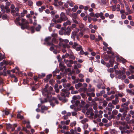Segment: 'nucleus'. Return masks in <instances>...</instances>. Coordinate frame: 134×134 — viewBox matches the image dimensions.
I'll list each match as a JSON object with an SVG mask.
<instances>
[{"mask_svg":"<svg viewBox=\"0 0 134 134\" xmlns=\"http://www.w3.org/2000/svg\"><path fill=\"white\" fill-rule=\"evenodd\" d=\"M52 90V87L48 86L47 85H46L42 91L43 95L48 97V94L51 93Z\"/></svg>","mask_w":134,"mask_h":134,"instance_id":"1","label":"nucleus"},{"mask_svg":"<svg viewBox=\"0 0 134 134\" xmlns=\"http://www.w3.org/2000/svg\"><path fill=\"white\" fill-rule=\"evenodd\" d=\"M21 23H20L21 24L19 26H21V29H28L29 26L28 24L29 22L26 21V20L24 18H22L21 20Z\"/></svg>","mask_w":134,"mask_h":134,"instance_id":"2","label":"nucleus"},{"mask_svg":"<svg viewBox=\"0 0 134 134\" xmlns=\"http://www.w3.org/2000/svg\"><path fill=\"white\" fill-rule=\"evenodd\" d=\"M94 115L93 110L92 108H89L85 114L86 116L89 118L90 119H92Z\"/></svg>","mask_w":134,"mask_h":134,"instance_id":"3","label":"nucleus"},{"mask_svg":"<svg viewBox=\"0 0 134 134\" xmlns=\"http://www.w3.org/2000/svg\"><path fill=\"white\" fill-rule=\"evenodd\" d=\"M95 16L97 18H98L100 17V18L102 19H105V17L103 16V14L102 12H100V13H97L95 15Z\"/></svg>","mask_w":134,"mask_h":134,"instance_id":"4","label":"nucleus"},{"mask_svg":"<svg viewBox=\"0 0 134 134\" xmlns=\"http://www.w3.org/2000/svg\"><path fill=\"white\" fill-rule=\"evenodd\" d=\"M68 19V18L65 15L62 18H61L60 19L58 20L57 21H54L56 23H61L63 21H65Z\"/></svg>","mask_w":134,"mask_h":134,"instance_id":"5","label":"nucleus"},{"mask_svg":"<svg viewBox=\"0 0 134 134\" xmlns=\"http://www.w3.org/2000/svg\"><path fill=\"white\" fill-rule=\"evenodd\" d=\"M80 96H74L72 97L73 99L71 101V102L72 103H73L74 102H75V101L77 99H81Z\"/></svg>","mask_w":134,"mask_h":134,"instance_id":"6","label":"nucleus"},{"mask_svg":"<svg viewBox=\"0 0 134 134\" xmlns=\"http://www.w3.org/2000/svg\"><path fill=\"white\" fill-rule=\"evenodd\" d=\"M124 74L121 73L120 74H119L118 76V78L119 79H121L123 80H124L126 77L125 75H124Z\"/></svg>","mask_w":134,"mask_h":134,"instance_id":"7","label":"nucleus"},{"mask_svg":"<svg viewBox=\"0 0 134 134\" xmlns=\"http://www.w3.org/2000/svg\"><path fill=\"white\" fill-rule=\"evenodd\" d=\"M84 75L82 74H80L79 75V76L81 79H79V81L80 82H83L84 81V79H83L84 77Z\"/></svg>","mask_w":134,"mask_h":134,"instance_id":"8","label":"nucleus"},{"mask_svg":"<svg viewBox=\"0 0 134 134\" xmlns=\"http://www.w3.org/2000/svg\"><path fill=\"white\" fill-rule=\"evenodd\" d=\"M20 20V18L19 17H17L14 20L15 23L17 25H19L21 24L19 22Z\"/></svg>","mask_w":134,"mask_h":134,"instance_id":"9","label":"nucleus"},{"mask_svg":"<svg viewBox=\"0 0 134 134\" xmlns=\"http://www.w3.org/2000/svg\"><path fill=\"white\" fill-rule=\"evenodd\" d=\"M67 29V31L64 32V34L65 35H69L70 34V32L71 31V30L69 27H68Z\"/></svg>","mask_w":134,"mask_h":134,"instance_id":"10","label":"nucleus"},{"mask_svg":"<svg viewBox=\"0 0 134 134\" xmlns=\"http://www.w3.org/2000/svg\"><path fill=\"white\" fill-rule=\"evenodd\" d=\"M115 72L117 74L119 75V74H120L121 73L125 74V71L124 69L122 71L120 70L118 71L116 70L115 71Z\"/></svg>","mask_w":134,"mask_h":134,"instance_id":"11","label":"nucleus"},{"mask_svg":"<svg viewBox=\"0 0 134 134\" xmlns=\"http://www.w3.org/2000/svg\"><path fill=\"white\" fill-rule=\"evenodd\" d=\"M66 115H65L63 116L64 119L66 120L68 118V117L71 116V113L70 112H68L66 113Z\"/></svg>","mask_w":134,"mask_h":134,"instance_id":"12","label":"nucleus"},{"mask_svg":"<svg viewBox=\"0 0 134 134\" xmlns=\"http://www.w3.org/2000/svg\"><path fill=\"white\" fill-rule=\"evenodd\" d=\"M95 114L94 117V119H96L98 117L99 118H101L102 117V115H98L97 114L98 113V112L97 111H95Z\"/></svg>","mask_w":134,"mask_h":134,"instance_id":"13","label":"nucleus"},{"mask_svg":"<svg viewBox=\"0 0 134 134\" xmlns=\"http://www.w3.org/2000/svg\"><path fill=\"white\" fill-rule=\"evenodd\" d=\"M59 127L60 129L62 128L63 130H68V126H67L65 125H59Z\"/></svg>","mask_w":134,"mask_h":134,"instance_id":"14","label":"nucleus"},{"mask_svg":"<svg viewBox=\"0 0 134 134\" xmlns=\"http://www.w3.org/2000/svg\"><path fill=\"white\" fill-rule=\"evenodd\" d=\"M119 102V100L118 98H116L115 99L112 101V104L114 105H116Z\"/></svg>","mask_w":134,"mask_h":134,"instance_id":"15","label":"nucleus"},{"mask_svg":"<svg viewBox=\"0 0 134 134\" xmlns=\"http://www.w3.org/2000/svg\"><path fill=\"white\" fill-rule=\"evenodd\" d=\"M61 91L65 93L66 94V97H68L70 93L66 89H63Z\"/></svg>","mask_w":134,"mask_h":134,"instance_id":"16","label":"nucleus"},{"mask_svg":"<svg viewBox=\"0 0 134 134\" xmlns=\"http://www.w3.org/2000/svg\"><path fill=\"white\" fill-rule=\"evenodd\" d=\"M27 11L26 10H23V12L21 13V17H24L25 14H27Z\"/></svg>","mask_w":134,"mask_h":134,"instance_id":"17","label":"nucleus"},{"mask_svg":"<svg viewBox=\"0 0 134 134\" xmlns=\"http://www.w3.org/2000/svg\"><path fill=\"white\" fill-rule=\"evenodd\" d=\"M125 5L127 11L129 13V14H131L132 13L131 11L130 10L129 7L126 3H125Z\"/></svg>","mask_w":134,"mask_h":134,"instance_id":"18","label":"nucleus"},{"mask_svg":"<svg viewBox=\"0 0 134 134\" xmlns=\"http://www.w3.org/2000/svg\"><path fill=\"white\" fill-rule=\"evenodd\" d=\"M82 84L80 83H78L77 84L75 85V86L76 89H78L79 88L82 86Z\"/></svg>","mask_w":134,"mask_h":134,"instance_id":"19","label":"nucleus"},{"mask_svg":"<svg viewBox=\"0 0 134 134\" xmlns=\"http://www.w3.org/2000/svg\"><path fill=\"white\" fill-rule=\"evenodd\" d=\"M8 64V62L4 60H3L2 62H1L0 63V66H3L4 64L7 65Z\"/></svg>","mask_w":134,"mask_h":134,"instance_id":"20","label":"nucleus"},{"mask_svg":"<svg viewBox=\"0 0 134 134\" xmlns=\"http://www.w3.org/2000/svg\"><path fill=\"white\" fill-rule=\"evenodd\" d=\"M71 23L69 20H67L66 22L64 23L63 25L64 26H66L67 25H70L71 24Z\"/></svg>","mask_w":134,"mask_h":134,"instance_id":"21","label":"nucleus"},{"mask_svg":"<svg viewBox=\"0 0 134 134\" xmlns=\"http://www.w3.org/2000/svg\"><path fill=\"white\" fill-rule=\"evenodd\" d=\"M88 120L87 118H85L81 121V122L82 124H84L88 122Z\"/></svg>","mask_w":134,"mask_h":134,"instance_id":"22","label":"nucleus"},{"mask_svg":"<svg viewBox=\"0 0 134 134\" xmlns=\"http://www.w3.org/2000/svg\"><path fill=\"white\" fill-rule=\"evenodd\" d=\"M127 92L130 93L131 95H133L134 94V92L131 90H127Z\"/></svg>","mask_w":134,"mask_h":134,"instance_id":"23","label":"nucleus"},{"mask_svg":"<svg viewBox=\"0 0 134 134\" xmlns=\"http://www.w3.org/2000/svg\"><path fill=\"white\" fill-rule=\"evenodd\" d=\"M118 113V111L116 110H114L112 111V115L114 116L117 114Z\"/></svg>","mask_w":134,"mask_h":134,"instance_id":"24","label":"nucleus"},{"mask_svg":"<svg viewBox=\"0 0 134 134\" xmlns=\"http://www.w3.org/2000/svg\"><path fill=\"white\" fill-rule=\"evenodd\" d=\"M5 58V57L4 55H2L1 53H0V62Z\"/></svg>","mask_w":134,"mask_h":134,"instance_id":"25","label":"nucleus"},{"mask_svg":"<svg viewBox=\"0 0 134 134\" xmlns=\"http://www.w3.org/2000/svg\"><path fill=\"white\" fill-rule=\"evenodd\" d=\"M118 96L119 97H122L124 96L125 94L122 92H119L118 93Z\"/></svg>","mask_w":134,"mask_h":134,"instance_id":"26","label":"nucleus"},{"mask_svg":"<svg viewBox=\"0 0 134 134\" xmlns=\"http://www.w3.org/2000/svg\"><path fill=\"white\" fill-rule=\"evenodd\" d=\"M98 38L96 39V41H98L100 40H102V38L100 35H98Z\"/></svg>","mask_w":134,"mask_h":134,"instance_id":"27","label":"nucleus"},{"mask_svg":"<svg viewBox=\"0 0 134 134\" xmlns=\"http://www.w3.org/2000/svg\"><path fill=\"white\" fill-rule=\"evenodd\" d=\"M90 38L91 40H94L95 39V36L94 35L91 34L90 35Z\"/></svg>","mask_w":134,"mask_h":134,"instance_id":"28","label":"nucleus"},{"mask_svg":"<svg viewBox=\"0 0 134 134\" xmlns=\"http://www.w3.org/2000/svg\"><path fill=\"white\" fill-rule=\"evenodd\" d=\"M41 109L42 110H46L48 109L47 107L44 105H42L41 107Z\"/></svg>","mask_w":134,"mask_h":134,"instance_id":"29","label":"nucleus"},{"mask_svg":"<svg viewBox=\"0 0 134 134\" xmlns=\"http://www.w3.org/2000/svg\"><path fill=\"white\" fill-rule=\"evenodd\" d=\"M130 102L129 101H127V102H125L123 104H122L121 105V106H128L129 105V103H130Z\"/></svg>","mask_w":134,"mask_h":134,"instance_id":"30","label":"nucleus"},{"mask_svg":"<svg viewBox=\"0 0 134 134\" xmlns=\"http://www.w3.org/2000/svg\"><path fill=\"white\" fill-rule=\"evenodd\" d=\"M93 108L94 109L96 110L97 108V104L93 102Z\"/></svg>","mask_w":134,"mask_h":134,"instance_id":"31","label":"nucleus"},{"mask_svg":"<svg viewBox=\"0 0 134 134\" xmlns=\"http://www.w3.org/2000/svg\"><path fill=\"white\" fill-rule=\"evenodd\" d=\"M115 118V116L114 115H112V114L111 115L108 116L107 119L108 120H110L112 118Z\"/></svg>","mask_w":134,"mask_h":134,"instance_id":"32","label":"nucleus"},{"mask_svg":"<svg viewBox=\"0 0 134 134\" xmlns=\"http://www.w3.org/2000/svg\"><path fill=\"white\" fill-rule=\"evenodd\" d=\"M36 5L38 6H40L42 4V3L41 1H39L36 2Z\"/></svg>","mask_w":134,"mask_h":134,"instance_id":"33","label":"nucleus"},{"mask_svg":"<svg viewBox=\"0 0 134 134\" xmlns=\"http://www.w3.org/2000/svg\"><path fill=\"white\" fill-rule=\"evenodd\" d=\"M109 63H110L111 65V67H112L113 65V64L114 63V59H111L109 61Z\"/></svg>","mask_w":134,"mask_h":134,"instance_id":"34","label":"nucleus"},{"mask_svg":"<svg viewBox=\"0 0 134 134\" xmlns=\"http://www.w3.org/2000/svg\"><path fill=\"white\" fill-rule=\"evenodd\" d=\"M18 118L20 119H23V117L20 114H18L17 115Z\"/></svg>","mask_w":134,"mask_h":134,"instance_id":"35","label":"nucleus"},{"mask_svg":"<svg viewBox=\"0 0 134 134\" xmlns=\"http://www.w3.org/2000/svg\"><path fill=\"white\" fill-rule=\"evenodd\" d=\"M78 7L77 6H75L74 7V8L72 9V10L74 12H75L77 9H78Z\"/></svg>","mask_w":134,"mask_h":134,"instance_id":"36","label":"nucleus"},{"mask_svg":"<svg viewBox=\"0 0 134 134\" xmlns=\"http://www.w3.org/2000/svg\"><path fill=\"white\" fill-rule=\"evenodd\" d=\"M83 127L84 129H86L88 127V125L87 124H85L83 126Z\"/></svg>","mask_w":134,"mask_h":134,"instance_id":"37","label":"nucleus"},{"mask_svg":"<svg viewBox=\"0 0 134 134\" xmlns=\"http://www.w3.org/2000/svg\"><path fill=\"white\" fill-rule=\"evenodd\" d=\"M108 107H111L113 108H114V107L113 105L111 103H109L108 105Z\"/></svg>","mask_w":134,"mask_h":134,"instance_id":"38","label":"nucleus"},{"mask_svg":"<svg viewBox=\"0 0 134 134\" xmlns=\"http://www.w3.org/2000/svg\"><path fill=\"white\" fill-rule=\"evenodd\" d=\"M74 103H75V106H77L80 103V102L79 100H77L76 101H75V102H74Z\"/></svg>","mask_w":134,"mask_h":134,"instance_id":"39","label":"nucleus"},{"mask_svg":"<svg viewBox=\"0 0 134 134\" xmlns=\"http://www.w3.org/2000/svg\"><path fill=\"white\" fill-rule=\"evenodd\" d=\"M82 48V47L81 46H79L76 47V50L77 51H79L81 50Z\"/></svg>","mask_w":134,"mask_h":134,"instance_id":"40","label":"nucleus"},{"mask_svg":"<svg viewBox=\"0 0 134 134\" xmlns=\"http://www.w3.org/2000/svg\"><path fill=\"white\" fill-rule=\"evenodd\" d=\"M76 124V121H74L72 122L70 124V126L71 127H73L74 126H75Z\"/></svg>","mask_w":134,"mask_h":134,"instance_id":"41","label":"nucleus"},{"mask_svg":"<svg viewBox=\"0 0 134 134\" xmlns=\"http://www.w3.org/2000/svg\"><path fill=\"white\" fill-rule=\"evenodd\" d=\"M102 122L104 123H107L108 122V120L105 118H103L102 119Z\"/></svg>","mask_w":134,"mask_h":134,"instance_id":"42","label":"nucleus"},{"mask_svg":"<svg viewBox=\"0 0 134 134\" xmlns=\"http://www.w3.org/2000/svg\"><path fill=\"white\" fill-rule=\"evenodd\" d=\"M27 125H26V127L28 128H30L31 127L30 125V122L28 121L27 122Z\"/></svg>","mask_w":134,"mask_h":134,"instance_id":"43","label":"nucleus"},{"mask_svg":"<svg viewBox=\"0 0 134 134\" xmlns=\"http://www.w3.org/2000/svg\"><path fill=\"white\" fill-rule=\"evenodd\" d=\"M6 127L7 129H9L11 127V125L10 124H7Z\"/></svg>","mask_w":134,"mask_h":134,"instance_id":"44","label":"nucleus"},{"mask_svg":"<svg viewBox=\"0 0 134 134\" xmlns=\"http://www.w3.org/2000/svg\"><path fill=\"white\" fill-rule=\"evenodd\" d=\"M51 46L50 47V50L52 51L54 49L55 46L52 43L51 44Z\"/></svg>","mask_w":134,"mask_h":134,"instance_id":"45","label":"nucleus"},{"mask_svg":"<svg viewBox=\"0 0 134 134\" xmlns=\"http://www.w3.org/2000/svg\"><path fill=\"white\" fill-rule=\"evenodd\" d=\"M119 89L120 90H122L124 87V85H120L119 86Z\"/></svg>","mask_w":134,"mask_h":134,"instance_id":"46","label":"nucleus"},{"mask_svg":"<svg viewBox=\"0 0 134 134\" xmlns=\"http://www.w3.org/2000/svg\"><path fill=\"white\" fill-rule=\"evenodd\" d=\"M65 15V14L63 12L61 13L60 14V19L62 18Z\"/></svg>","mask_w":134,"mask_h":134,"instance_id":"47","label":"nucleus"},{"mask_svg":"<svg viewBox=\"0 0 134 134\" xmlns=\"http://www.w3.org/2000/svg\"><path fill=\"white\" fill-rule=\"evenodd\" d=\"M71 93L72 94H76L78 93V91H74L72 90L71 92Z\"/></svg>","mask_w":134,"mask_h":134,"instance_id":"48","label":"nucleus"},{"mask_svg":"<svg viewBox=\"0 0 134 134\" xmlns=\"http://www.w3.org/2000/svg\"><path fill=\"white\" fill-rule=\"evenodd\" d=\"M33 4V2L32 1H29L28 2V5L30 6H31Z\"/></svg>","mask_w":134,"mask_h":134,"instance_id":"49","label":"nucleus"},{"mask_svg":"<svg viewBox=\"0 0 134 134\" xmlns=\"http://www.w3.org/2000/svg\"><path fill=\"white\" fill-rule=\"evenodd\" d=\"M128 78L130 80L132 79H134V75H132L131 76H129L128 77Z\"/></svg>","mask_w":134,"mask_h":134,"instance_id":"50","label":"nucleus"},{"mask_svg":"<svg viewBox=\"0 0 134 134\" xmlns=\"http://www.w3.org/2000/svg\"><path fill=\"white\" fill-rule=\"evenodd\" d=\"M63 47L64 48H65L66 47L69 48V46L66 44H63Z\"/></svg>","mask_w":134,"mask_h":134,"instance_id":"51","label":"nucleus"},{"mask_svg":"<svg viewBox=\"0 0 134 134\" xmlns=\"http://www.w3.org/2000/svg\"><path fill=\"white\" fill-rule=\"evenodd\" d=\"M108 72H113L114 71V69L113 68H110L108 70Z\"/></svg>","mask_w":134,"mask_h":134,"instance_id":"52","label":"nucleus"},{"mask_svg":"<svg viewBox=\"0 0 134 134\" xmlns=\"http://www.w3.org/2000/svg\"><path fill=\"white\" fill-rule=\"evenodd\" d=\"M42 77L40 76H39L38 77H35L34 78V79L35 81H37L38 79V78H41Z\"/></svg>","mask_w":134,"mask_h":134,"instance_id":"53","label":"nucleus"},{"mask_svg":"<svg viewBox=\"0 0 134 134\" xmlns=\"http://www.w3.org/2000/svg\"><path fill=\"white\" fill-rule=\"evenodd\" d=\"M30 30L32 33H33L34 32V28L33 26L31 27L30 28Z\"/></svg>","mask_w":134,"mask_h":134,"instance_id":"54","label":"nucleus"},{"mask_svg":"<svg viewBox=\"0 0 134 134\" xmlns=\"http://www.w3.org/2000/svg\"><path fill=\"white\" fill-rule=\"evenodd\" d=\"M7 16L6 15H4L2 17V18L3 19H6L7 18Z\"/></svg>","mask_w":134,"mask_h":134,"instance_id":"55","label":"nucleus"},{"mask_svg":"<svg viewBox=\"0 0 134 134\" xmlns=\"http://www.w3.org/2000/svg\"><path fill=\"white\" fill-rule=\"evenodd\" d=\"M41 28V26L39 25L36 28V29L37 31H38L40 30Z\"/></svg>","mask_w":134,"mask_h":134,"instance_id":"56","label":"nucleus"},{"mask_svg":"<svg viewBox=\"0 0 134 134\" xmlns=\"http://www.w3.org/2000/svg\"><path fill=\"white\" fill-rule=\"evenodd\" d=\"M76 26V25L75 24H72L71 27V29H73L74 28H75Z\"/></svg>","mask_w":134,"mask_h":134,"instance_id":"57","label":"nucleus"},{"mask_svg":"<svg viewBox=\"0 0 134 134\" xmlns=\"http://www.w3.org/2000/svg\"><path fill=\"white\" fill-rule=\"evenodd\" d=\"M121 18L122 19H125L126 18V16L124 14H122L121 15Z\"/></svg>","mask_w":134,"mask_h":134,"instance_id":"58","label":"nucleus"},{"mask_svg":"<svg viewBox=\"0 0 134 134\" xmlns=\"http://www.w3.org/2000/svg\"><path fill=\"white\" fill-rule=\"evenodd\" d=\"M62 96H63L64 97H65L66 96V94L65 93H61L60 94Z\"/></svg>","mask_w":134,"mask_h":134,"instance_id":"59","label":"nucleus"},{"mask_svg":"<svg viewBox=\"0 0 134 134\" xmlns=\"http://www.w3.org/2000/svg\"><path fill=\"white\" fill-rule=\"evenodd\" d=\"M77 45V44L75 42L74 45L72 46V47L73 48H75Z\"/></svg>","mask_w":134,"mask_h":134,"instance_id":"60","label":"nucleus"},{"mask_svg":"<svg viewBox=\"0 0 134 134\" xmlns=\"http://www.w3.org/2000/svg\"><path fill=\"white\" fill-rule=\"evenodd\" d=\"M113 108L112 107H106V109H107L109 111H111L112 110V109Z\"/></svg>","mask_w":134,"mask_h":134,"instance_id":"61","label":"nucleus"},{"mask_svg":"<svg viewBox=\"0 0 134 134\" xmlns=\"http://www.w3.org/2000/svg\"><path fill=\"white\" fill-rule=\"evenodd\" d=\"M70 134H74V131L73 129H71L70 130Z\"/></svg>","mask_w":134,"mask_h":134,"instance_id":"62","label":"nucleus"},{"mask_svg":"<svg viewBox=\"0 0 134 134\" xmlns=\"http://www.w3.org/2000/svg\"><path fill=\"white\" fill-rule=\"evenodd\" d=\"M11 13L12 14H13L15 13H16V11L15 10H14V9H12L11 10Z\"/></svg>","mask_w":134,"mask_h":134,"instance_id":"63","label":"nucleus"},{"mask_svg":"<svg viewBox=\"0 0 134 134\" xmlns=\"http://www.w3.org/2000/svg\"><path fill=\"white\" fill-rule=\"evenodd\" d=\"M130 24L131 25L133 26H134V22L132 21H130Z\"/></svg>","mask_w":134,"mask_h":134,"instance_id":"64","label":"nucleus"}]
</instances>
